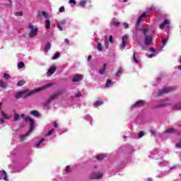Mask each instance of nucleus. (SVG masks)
I'll use <instances>...</instances> for the list:
<instances>
[{
  "label": "nucleus",
  "instance_id": "obj_33",
  "mask_svg": "<svg viewBox=\"0 0 181 181\" xmlns=\"http://www.w3.org/2000/svg\"><path fill=\"white\" fill-rule=\"evenodd\" d=\"M166 105H168V102L166 100H163L158 107H166Z\"/></svg>",
  "mask_w": 181,
  "mask_h": 181
},
{
  "label": "nucleus",
  "instance_id": "obj_3",
  "mask_svg": "<svg viewBox=\"0 0 181 181\" xmlns=\"http://www.w3.org/2000/svg\"><path fill=\"white\" fill-rule=\"evenodd\" d=\"M141 32L144 35V43L146 46H149L152 43V36L155 35V30L142 28Z\"/></svg>",
  "mask_w": 181,
  "mask_h": 181
},
{
  "label": "nucleus",
  "instance_id": "obj_52",
  "mask_svg": "<svg viewBox=\"0 0 181 181\" xmlns=\"http://www.w3.org/2000/svg\"><path fill=\"white\" fill-rule=\"evenodd\" d=\"M137 42L139 43V45L140 46H141V47H144V44L142 42H141V41H139V40H137Z\"/></svg>",
  "mask_w": 181,
  "mask_h": 181
},
{
  "label": "nucleus",
  "instance_id": "obj_39",
  "mask_svg": "<svg viewBox=\"0 0 181 181\" xmlns=\"http://www.w3.org/2000/svg\"><path fill=\"white\" fill-rule=\"evenodd\" d=\"M97 49L98 50H99V52H101V50H103V45H101V43L98 44Z\"/></svg>",
  "mask_w": 181,
  "mask_h": 181
},
{
  "label": "nucleus",
  "instance_id": "obj_10",
  "mask_svg": "<svg viewBox=\"0 0 181 181\" xmlns=\"http://www.w3.org/2000/svg\"><path fill=\"white\" fill-rule=\"evenodd\" d=\"M132 60V63H135V64H140L141 60H139V54L134 52Z\"/></svg>",
  "mask_w": 181,
  "mask_h": 181
},
{
  "label": "nucleus",
  "instance_id": "obj_16",
  "mask_svg": "<svg viewBox=\"0 0 181 181\" xmlns=\"http://www.w3.org/2000/svg\"><path fill=\"white\" fill-rule=\"evenodd\" d=\"M45 139H41L37 141V142L35 144V148H42L43 146V142H45Z\"/></svg>",
  "mask_w": 181,
  "mask_h": 181
},
{
  "label": "nucleus",
  "instance_id": "obj_59",
  "mask_svg": "<svg viewBox=\"0 0 181 181\" xmlns=\"http://www.w3.org/2000/svg\"><path fill=\"white\" fill-rule=\"evenodd\" d=\"M1 124H5V120L4 119H0Z\"/></svg>",
  "mask_w": 181,
  "mask_h": 181
},
{
  "label": "nucleus",
  "instance_id": "obj_32",
  "mask_svg": "<svg viewBox=\"0 0 181 181\" xmlns=\"http://www.w3.org/2000/svg\"><path fill=\"white\" fill-rule=\"evenodd\" d=\"M174 110H181V103H177L173 106Z\"/></svg>",
  "mask_w": 181,
  "mask_h": 181
},
{
  "label": "nucleus",
  "instance_id": "obj_7",
  "mask_svg": "<svg viewBox=\"0 0 181 181\" xmlns=\"http://www.w3.org/2000/svg\"><path fill=\"white\" fill-rule=\"evenodd\" d=\"M175 86L165 87L163 89L158 90V95H163V94H166V93H172V91H175Z\"/></svg>",
  "mask_w": 181,
  "mask_h": 181
},
{
  "label": "nucleus",
  "instance_id": "obj_58",
  "mask_svg": "<svg viewBox=\"0 0 181 181\" xmlns=\"http://www.w3.org/2000/svg\"><path fill=\"white\" fill-rule=\"evenodd\" d=\"M153 156H151V158H153L154 159H156L157 156H158V154H153Z\"/></svg>",
  "mask_w": 181,
  "mask_h": 181
},
{
  "label": "nucleus",
  "instance_id": "obj_5",
  "mask_svg": "<svg viewBox=\"0 0 181 181\" xmlns=\"http://www.w3.org/2000/svg\"><path fill=\"white\" fill-rule=\"evenodd\" d=\"M59 95H60V92L58 91L52 95L47 100H45V102L44 103L45 108H47V107H49V104H50V103H52L53 100L57 98Z\"/></svg>",
  "mask_w": 181,
  "mask_h": 181
},
{
  "label": "nucleus",
  "instance_id": "obj_31",
  "mask_svg": "<svg viewBox=\"0 0 181 181\" xmlns=\"http://www.w3.org/2000/svg\"><path fill=\"white\" fill-rule=\"evenodd\" d=\"M1 117H3V118L5 119H9V118H11V117L6 115L4 112H1Z\"/></svg>",
  "mask_w": 181,
  "mask_h": 181
},
{
  "label": "nucleus",
  "instance_id": "obj_61",
  "mask_svg": "<svg viewBox=\"0 0 181 181\" xmlns=\"http://www.w3.org/2000/svg\"><path fill=\"white\" fill-rule=\"evenodd\" d=\"M90 60H91V56L89 55L88 57V62H90Z\"/></svg>",
  "mask_w": 181,
  "mask_h": 181
},
{
  "label": "nucleus",
  "instance_id": "obj_34",
  "mask_svg": "<svg viewBox=\"0 0 181 181\" xmlns=\"http://www.w3.org/2000/svg\"><path fill=\"white\" fill-rule=\"evenodd\" d=\"M3 78H5V80H10L11 75H9L8 74L5 73L3 75Z\"/></svg>",
  "mask_w": 181,
  "mask_h": 181
},
{
  "label": "nucleus",
  "instance_id": "obj_12",
  "mask_svg": "<svg viewBox=\"0 0 181 181\" xmlns=\"http://www.w3.org/2000/svg\"><path fill=\"white\" fill-rule=\"evenodd\" d=\"M144 105H145V101L144 100H139L137 102H136L132 106V108L136 107L138 108L139 107H144Z\"/></svg>",
  "mask_w": 181,
  "mask_h": 181
},
{
  "label": "nucleus",
  "instance_id": "obj_27",
  "mask_svg": "<svg viewBox=\"0 0 181 181\" xmlns=\"http://www.w3.org/2000/svg\"><path fill=\"white\" fill-rule=\"evenodd\" d=\"M30 114L31 115H33L34 117H39V112H37V110H32L30 112Z\"/></svg>",
  "mask_w": 181,
  "mask_h": 181
},
{
  "label": "nucleus",
  "instance_id": "obj_54",
  "mask_svg": "<svg viewBox=\"0 0 181 181\" xmlns=\"http://www.w3.org/2000/svg\"><path fill=\"white\" fill-rule=\"evenodd\" d=\"M113 25H114V26H119V23H118V22H113Z\"/></svg>",
  "mask_w": 181,
  "mask_h": 181
},
{
  "label": "nucleus",
  "instance_id": "obj_62",
  "mask_svg": "<svg viewBox=\"0 0 181 181\" xmlns=\"http://www.w3.org/2000/svg\"><path fill=\"white\" fill-rule=\"evenodd\" d=\"M108 41H105V45H106V49H107V47H108Z\"/></svg>",
  "mask_w": 181,
  "mask_h": 181
},
{
  "label": "nucleus",
  "instance_id": "obj_25",
  "mask_svg": "<svg viewBox=\"0 0 181 181\" xmlns=\"http://www.w3.org/2000/svg\"><path fill=\"white\" fill-rule=\"evenodd\" d=\"M87 5V0H82L79 2V6L84 8Z\"/></svg>",
  "mask_w": 181,
  "mask_h": 181
},
{
  "label": "nucleus",
  "instance_id": "obj_40",
  "mask_svg": "<svg viewBox=\"0 0 181 181\" xmlns=\"http://www.w3.org/2000/svg\"><path fill=\"white\" fill-rule=\"evenodd\" d=\"M66 22L67 21L66 20H62L59 22H58L57 23L59 25H66Z\"/></svg>",
  "mask_w": 181,
  "mask_h": 181
},
{
  "label": "nucleus",
  "instance_id": "obj_9",
  "mask_svg": "<svg viewBox=\"0 0 181 181\" xmlns=\"http://www.w3.org/2000/svg\"><path fill=\"white\" fill-rule=\"evenodd\" d=\"M169 25H170V20L165 19L164 21L160 24L159 28L161 30L165 29V28H169Z\"/></svg>",
  "mask_w": 181,
  "mask_h": 181
},
{
  "label": "nucleus",
  "instance_id": "obj_64",
  "mask_svg": "<svg viewBox=\"0 0 181 181\" xmlns=\"http://www.w3.org/2000/svg\"><path fill=\"white\" fill-rule=\"evenodd\" d=\"M178 69L181 71V65L178 66Z\"/></svg>",
  "mask_w": 181,
  "mask_h": 181
},
{
  "label": "nucleus",
  "instance_id": "obj_36",
  "mask_svg": "<svg viewBox=\"0 0 181 181\" xmlns=\"http://www.w3.org/2000/svg\"><path fill=\"white\" fill-rule=\"evenodd\" d=\"M54 132V129H52L49 131L47 132V133L45 134V136H49V135H52L53 132Z\"/></svg>",
  "mask_w": 181,
  "mask_h": 181
},
{
  "label": "nucleus",
  "instance_id": "obj_8",
  "mask_svg": "<svg viewBox=\"0 0 181 181\" xmlns=\"http://www.w3.org/2000/svg\"><path fill=\"white\" fill-rule=\"evenodd\" d=\"M146 16H148V13H144L142 15L139 16V18H137V21L136 22V30H138V26H139V25H141V22H142V20L145 19V18H146Z\"/></svg>",
  "mask_w": 181,
  "mask_h": 181
},
{
  "label": "nucleus",
  "instance_id": "obj_29",
  "mask_svg": "<svg viewBox=\"0 0 181 181\" xmlns=\"http://www.w3.org/2000/svg\"><path fill=\"white\" fill-rule=\"evenodd\" d=\"M45 28L47 29H50V20L47 19L45 21Z\"/></svg>",
  "mask_w": 181,
  "mask_h": 181
},
{
  "label": "nucleus",
  "instance_id": "obj_49",
  "mask_svg": "<svg viewBox=\"0 0 181 181\" xmlns=\"http://www.w3.org/2000/svg\"><path fill=\"white\" fill-rule=\"evenodd\" d=\"M144 134L143 132H141L139 134V138H142V136H144Z\"/></svg>",
  "mask_w": 181,
  "mask_h": 181
},
{
  "label": "nucleus",
  "instance_id": "obj_17",
  "mask_svg": "<svg viewBox=\"0 0 181 181\" xmlns=\"http://www.w3.org/2000/svg\"><path fill=\"white\" fill-rule=\"evenodd\" d=\"M56 71V66H52L49 68V69L47 71V76H52Z\"/></svg>",
  "mask_w": 181,
  "mask_h": 181
},
{
  "label": "nucleus",
  "instance_id": "obj_50",
  "mask_svg": "<svg viewBox=\"0 0 181 181\" xmlns=\"http://www.w3.org/2000/svg\"><path fill=\"white\" fill-rule=\"evenodd\" d=\"M69 4H73V5H76V0H69Z\"/></svg>",
  "mask_w": 181,
  "mask_h": 181
},
{
  "label": "nucleus",
  "instance_id": "obj_13",
  "mask_svg": "<svg viewBox=\"0 0 181 181\" xmlns=\"http://www.w3.org/2000/svg\"><path fill=\"white\" fill-rule=\"evenodd\" d=\"M127 42H128V36L124 35L122 38V45L120 46L122 49H125V45H127Z\"/></svg>",
  "mask_w": 181,
  "mask_h": 181
},
{
  "label": "nucleus",
  "instance_id": "obj_11",
  "mask_svg": "<svg viewBox=\"0 0 181 181\" xmlns=\"http://www.w3.org/2000/svg\"><path fill=\"white\" fill-rule=\"evenodd\" d=\"M81 80H83V75L76 74L74 75L72 81L73 83H78L79 81H81Z\"/></svg>",
  "mask_w": 181,
  "mask_h": 181
},
{
  "label": "nucleus",
  "instance_id": "obj_20",
  "mask_svg": "<svg viewBox=\"0 0 181 181\" xmlns=\"http://www.w3.org/2000/svg\"><path fill=\"white\" fill-rule=\"evenodd\" d=\"M107 69V64H103V66L99 69L100 74H103L105 73V70Z\"/></svg>",
  "mask_w": 181,
  "mask_h": 181
},
{
  "label": "nucleus",
  "instance_id": "obj_47",
  "mask_svg": "<svg viewBox=\"0 0 181 181\" xmlns=\"http://www.w3.org/2000/svg\"><path fill=\"white\" fill-rule=\"evenodd\" d=\"M59 12L60 13L64 12V6L60 7L59 9Z\"/></svg>",
  "mask_w": 181,
  "mask_h": 181
},
{
  "label": "nucleus",
  "instance_id": "obj_22",
  "mask_svg": "<svg viewBox=\"0 0 181 181\" xmlns=\"http://www.w3.org/2000/svg\"><path fill=\"white\" fill-rule=\"evenodd\" d=\"M176 132V129L170 128L165 130V134H175Z\"/></svg>",
  "mask_w": 181,
  "mask_h": 181
},
{
  "label": "nucleus",
  "instance_id": "obj_51",
  "mask_svg": "<svg viewBox=\"0 0 181 181\" xmlns=\"http://www.w3.org/2000/svg\"><path fill=\"white\" fill-rule=\"evenodd\" d=\"M53 125H54V128H57V127H59V124H58L57 122H53Z\"/></svg>",
  "mask_w": 181,
  "mask_h": 181
},
{
  "label": "nucleus",
  "instance_id": "obj_18",
  "mask_svg": "<svg viewBox=\"0 0 181 181\" xmlns=\"http://www.w3.org/2000/svg\"><path fill=\"white\" fill-rule=\"evenodd\" d=\"M104 104V100H96L94 103L93 105L94 107H100Z\"/></svg>",
  "mask_w": 181,
  "mask_h": 181
},
{
  "label": "nucleus",
  "instance_id": "obj_15",
  "mask_svg": "<svg viewBox=\"0 0 181 181\" xmlns=\"http://www.w3.org/2000/svg\"><path fill=\"white\" fill-rule=\"evenodd\" d=\"M100 177H103V173H93L90 175V179H100Z\"/></svg>",
  "mask_w": 181,
  "mask_h": 181
},
{
  "label": "nucleus",
  "instance_id": "obj_42",
  "mask_svg": "<svg viewBox=\"0 0 181 181\" xmlns=\"http://www.w3.org/2000/svg\"><path fill=\"white\" fill-rule=\"evenodd\" d=\"M123 26L124 29H128V28H129V25L127 23H123Z\"/></svg>",
  "mask_w": 181,
  "mask_h": 181
},
{
  "label": "nucleus",
  "instance_id": "obj_48",
  "mask_svg": "<svg viewBox=\"0 0 181 181\" xmlns=\"http://www.w3.org/2000/svg\"><path fill=\"white\" fill-rule=\"evenodd\" d=\"M150 132H151V135H153V136H156V133L155 132V131L151 130Z\"/></svg>",
  "mask_w": 181,
  "mask_h": 181
},
{
  "label": "nucleus",
  "instance_id": "obj_30",
  "mask_svg": "<svg viewBox=\"0 0 181 181\" xmlns=\"http://www.w3.org/2000/svg\"><path fill=\"white\" fill-rule=\"evenodd\" d=\"M42 16H43L45 19H49V13L46 11H42L41 13Z\"/></svg>",
  "mask_w": 181,
  "mask_h": 181
},
{
  "label": "nucleus",
  "instance_id": "obj_6",
  "mask_svg": "<svg viewBox=\"0 0 181 181\" xmlns=\"http://www.w3.org/2000/svg\"><path fill=\"white\" fill-rule=\"evenodd\" d=\"M28 28L30 30V33H29L30 37H35V36L37 35V31L39 30L37 28L35 27V25H33V24H29Z\"/></svg>",
  "mask_w": 181,
  "mask_h": 181
},
{
  "label": "nucleus",
  "instance_id": "obj_23",
  "mask_svg": "<svg viewBox=\"0 0 181 181\" xmlns=\"http://www.w3.org/2000/svg\"><path fill=\"white\" fill-rule=\"evenodd\" d=\"M83 118L85 119H86L87 121H89V122L90 123V125H93V117H91V116L87 115L84 116Z\"/></svg>",
  "mask_w": 181,
  "mask_h": 181
},
{
  "label": "nucleus",
  "instance_id": "obj_38",
  "mask_svg": "<svg viewBox=\"0 0 181 181\" xmlns=\"http://www.w3.org/2000/svg\"><path fill=\"white\" fill-rule=\"evenodd\" d=\"M25 83H26L25 81H20L18 82L17 86L18 87H22V86H23Z\"/></svg>",
  "mask_w": 181,
  "mask_h": 181
},
{
  "label": "nucleus",
  "instance_id": "obj_46",
  "mask_svg": "<svg viewBox=\"0 0 181 181\" xmlns=\"http://www.w3.org/2000/svg\"><path fill=\"white\" fill-rule=\"evenodd\" d=\"M176 148H181V141L176 144Z\"/></svg>",
  "mask_w": 181,
  "mask_h": 181
},
{
  "label": "nucleus",
  "instance_id": "obj_35",
  "mask_svg": "<svg viewBox=\"0 0 181 181\" xmlns=\"http://www.w3.org/2000/svg\"><path fill=\"white\" fill-rule=\"evenodd\" d=\"M24 66H25V63H23V62H21L18 64V69H23Z\"/></svg>",
  "mask_w": 181,
  "mask_h": 181
},
{
  "label": "nucleus",
  "instance_id": "obj_37",
  "mask_svg": "<svg viewBox=\"0 0 181 181\" xmlns=\"http://www.w3.org/2000/svg\"><path fill=\"white\" fill-rule=\"evenodd\" d=\"M59 57H60V52H57L52 57V60H57V59H59Z\"/></svg>",
  "mask_w": 181,
  "mask_h": 181
},
{
  "label": "nucleus",
  "instance_id": "obj_60",
  "mask_svg": "<svg viewBox=\"0 0 181 181\" xmlns=\"http://www.w3.org/2000/svg\"><path fill=\"white\" fill-rule=\"evenodd\" d=\"M81 95V93H78L75 95V97H80Z\"/></svg>",
  "mask_w": 181,
  "mask_h": 181
},
{
  "label": "nucleus",
  "instance_id": "obj_2",
  "mask_svg": "<svg viewBox=\"0 0 181 181\" xmlns=\"http://www.w3.org/2000/svg\"><path fill=\"white\" fill-rule=\"evenodd\" d=\"M52 86H53V83H49L40 88H37L30 92H29V90L18 92L16 94V98H26V97H29V95H32V94H35V93H39L40 91H43V90H46V88H49V87H52Z\"/></svg>",
  "mask_w": 181,
  "mask_h": 181
},
{
  "label": "nucleus",
  "instance_id": "obj_55",
  "mask_svg": "<svg viewBox=\"0 0 181 181\" xmlns=\"http://www.w3.org/2000/svg\"><path fill=\"white\" fill-rule=\"evenodd\" d=\"M64 132H67V129H64L62 132H59L60 134H64Z\"/></svg>",
  "mask_w": 181,
  "mask_h": 181
},
{
  "label": "nucleus",
  "instance_id": "obj_63",
  "mask_svg": "<svg viewBox=\"0 0 181 181\" xmlns=\"http://www.w3.org/2000/svg\"><path fill=\"white\" fill-rule=\"evenodd\" d=\"M147 180L148 181H152V178H148Z\"/></svg>",
  "mask_w": 181,
  "mask_h": 181
},
{
  "label": "nucleus",
  "instance_id": "obj_24",
  "mask_svg": "<svg viewBox=\"0 0 181 181\" xmlns=\"http://www.w3.org/2000/svg\"><path fill=\"white\" fill-rule=\"evenodd\" d=\"M52 47V44L50 42H47L45 45V52H49L50 48Z\"/></svg>",
  "mask_w": 181,
  "mask_h": 181
},
{
  "label": "nucleus",
  "instance_id": "obj_4",
  "mask_svg": "<svg viewBox=\"0 0 181 181\" xmlns=\"http://www.w3.org/2000/svg\"><path fill=\"white\" fill-rule=\"evenodd\" d=\"M166 43H168V38H164L163 40V46L161 48L158 49L156 50H155V49H153V47L149 48V52H151V54H148L147 57H148V59H152V57H156V56L160 53V52H162V49H163V47H165V46H166Z\"/></svg>",
  "mask_w": 181,
  "mask_h": 181
},
{
  "label": "nucleus",
  "instance_id": "obj_43",
  "mask_svg": "<svg viewBox=\"0 0 181 181\" xmlns=\"http://www.w3.org/2000/svg\"><path fill=\"white\" fill-rule=\"evenodd\" d=\"M121 74H122V71H121V69L119 70V71L116 73V76H117V77H119V76H121Z\"/></svg>",
  "mask_w": 181,
  "mask_h": 181
},
{
  "label": "nucleus",
  "instance_id": "obj_28",
  "mask_svg": "<svg viewBox=\"0 0 181 181\" xmlns=\"http://www.w3.org/2000/svg\"><path fill=\"white\" fill-rule=\"evenodd\" d=\"M107 156V154H100L96 157V159H98V160H101L102 159H104V158H105Z\"/></svg>",
  "mask_w": 181,
  "mask_h": 181
},
{
  "label": "nucleus",
  "instance_id": "obj_41",
  "mask_svg": "<svg viewBox=\"0 0 181 181\" xmlns=\"http://www.w3.org/2000/svg\"><path fill=\"white\" fill-rule=\"evenodd\" d=\"M65 172L66 173H70L71 170H70V165H67L65 168Z\"/></svg>",
  "mask_w": 181,
  "mask_h": 181
},
{
  "label": "nucleus",
  "instance_id": "obj_53",
  "mask_svg": "<svg viewBox=\"0 0 181 181\" xmlns=\"http://www.w3.org/2000/svg\"><path fill=\"white\" fill-rule=\"evenodd\" d=\"M109 42L110 43H112V35H110V37H109Z\"/></svg>",
  "mask_w": 181,
  "mask_h": 181
},
{
  "label": "nucleus",
  "instance_id": "obj_14",
  "mask_svg": "<svg viewBox=\"0 0 181 181\" xmlns=\"http://www.w3.org/2000/svg\"><path fill=\"white\" fill-rule=\"evenodd\" d=\"M1 179L5 181H9L8 180V175H6V172H5V170H1L0 180H1Z\"/></svg>",
  "mask_w": 181,
  "mask_h": 181
},
{
  "label": "nucleus",
  "instance_id": "obj_44",
  "mask_svg": "<svg viewBox=\"0 0 181 181\" xmlns=\"http://www.w3.org/2000/svg\"><path fill=\"white\" fill-rule=\"evenodd\" d=\"M57 26L59 30H60L61 32L63 30V28L58 23H57Z\"/></svg>",
  "mask_w": 181,
  "mask_h": 181
},
{
  "label": "nucleus",
  "instance_id": "obj_21",
  "mask_svg": "<svg viewBox=\"0 0 181 181\" xmlns=\"http://www.w3.org/2000/svg\"><path fill=\"white\" fill-rule=\"evenodd\" d=\"M169 162L165 160H161L159 162V166H168Z\"/></svg>",
  "mask_w": 181,
  "mask_h": 181
},
{
  "label": "nucleus",
  "instance_id": "obj_56",
  "mask_svg": "<svg viewBox=\"0 0 181 181\" xmlns=\"http://www.w3.org/2000/svg\"><path fill=\"white\" fill-rule=\"evenodd\" d=\"M6 5H9V6L12 5V1L8 0V3L6 4Z\"/></svg>",
  "mask_w": 181,
  "mask_h": 181
},
{
  "label": "nucleus",
  "instance_id": "obj_19",
  "mask_svg": "<svg viewBox=\"0 0 181 181\" xmlns=\"http://www.w3.org/2000/svg\"><path fill=\"white\" fill-rule=\"evenodd\" d=\"M112 86H114V83L112 82V81L107 79L105 85L106 88H110V87H112Z\"/></svg>",
  "mask_w": 181,
  "mask_h": 181
},
{
  "label": "nucleus",
  "instance_id": "obj_57",
  "mask_svg": "<svg viewBox=\"0 0 181 181\" xmlns=\"http://www.w3.org/2000/svg\"><path fill=\"white\" fill-rule=\"evenodd\" d=\"M64 42H65V43H67V44L70 43V41H69V39H67V38H66V39L64 40Z\"/></svg>",
  "mask_w": 181,
  "mask_h": 181
},
{
  "label": "nucleus",
  "instance_id": "obj_1",
  "mask_svg": "<svg viewBox=\"0 0 181 181\" xmlns=\"http://www.w3.org/2000/svg\"><path fill=\"white\" fill-rule=\"evenodd\" d=\"M20 118H23L27 122H30V129L25 134H22L20 136L21 142L25 141L26 138L32 134L33 129H35V120L28 116H25V114H21V115L18 113H14V121H18Z\"/></svg>",
  "mask_w": 181,
  "mask_h": 181
},
{
  "label": "nucleus",
  "instance_id": "obj_26",
  "mask_svg": "<svg viewBox=\"0 0 181 181\" xmlns=\"http://www.w3.org/2000/svg\"><path fill=\"white\" fill-rule=\"evenodd\" d=\"M0 87H1V88H6L8 87V84H6L4 81H0Z\"/></svg>",
  "mask_w": 181,
  "mask_h": 181
},
{
  "label": "nucleus",
  "instance_id": "obj_45",
  "mask_svg": "<svg viewBox=\"0 0 181 181\" xmlns=\"http://www.w3.org/2000/svg\"><path fill=\"white\" fill-rule=\"evenodd\" d=\"M16 16H23V13L22 12L16 13Z\"/></svg>",
  "mask_w": 181,
  "mask_h": 181
}]
</instances>
